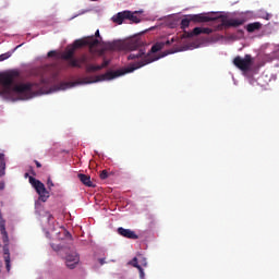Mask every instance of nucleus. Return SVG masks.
I'll return each mask as SVG.
<instances>
[{
  "label": "nucleus",
  "instance_id": "nucleus-9",
  "mask_svg": "<svg viewBox=\"0 0 279 279\" xmlns=\"http://www.w3.org/2000/svg\"><path fill=\"white\" fill-rule=\"evenodd\" d=\"M190 21L193 23H210L213 21H217V17L209 16L206 13H199L190 15Z\"/></svg>",
  "mask_w": 279,
  "mask_h": 279
},
{
  "label": "nucleus",
  "instance_id": "nucleus-19",
  "mask_svg": "<svg viewBox=\"0 0 279 279\" xmlns=\"http://www.w3.org/2000/svg\"><path fill=\"white\" fill-rule=\"evenodd\" d=\"M129 265H132V267H135L136 269L141 268V265H138V258L134 257Z\"/></svg>",
  "mask_w": 279,
  "mask_h": 279
},
{
  "label": "nucleus",
  "instance_id": "nucleus-31",
  "mask_svg": "<svg viewBox=\"0 0 279 279\" xmlns=\"http://www.w3.org/2000/svg\"><path fill=\"white\" fill-rule=\"evenodd\" d=\"M90 1H98V0H90Z\"/></svg>",
  "mask_w": 279,
  "mask_h": 279
},
{
  "label": "nucleus",
  "instance_id": "nucleus-18",
  "mask_svg": "<svg viewBox=\"0 0 279 279\" xmlns=\"http://www.w3.org/2000/svg\"><path fill=\"white\" fill-rule=\"evenodd\" d=\"M191 15H189V17H185L181 21V29H186V27H189V25H191Z\"/></svg>",
  "mask_w": 279,
  "mask_h": 279
},
{
  "label": "nucleus",
  "instance_id": "nucleus-5",
  "mask_svg": "<svg viewBox=\"0 0 279 279\" xmlns=\"http://www.w3.org/2000/svg\"><path fill=\"white\" fill-rule=\"evenodd\" d=\"M76 61L77 64H80V66H76V69H82V65L84 64L86 73H97V71H101V69H106V66L110 64V61L108 60H105L100 65L89 64L88 62H90V58L87 54H82L78 59H76Z\"/></svg>",
  "mask_w": 279,
  "mask_h": 279
},
{
  "label": "nucleus",
  "instance_id": "nucleus-29",
  "mask_svg": "<svg viewBox=\"0 0 279 279\" xmlns=\"http://www.w3.org/2000/svg\"><path fill=\"white\" fill-rule=\"evenodd\" d=\"M52 219H53V215L50 214V215L48 216V221H51Z\"/></svg>",
  "mask_w": 279,
  "mask_h": 279
},
{
  "label": "nucleus",
  "instance_id": "nucleus-22",
  "mask_svg": "<svg viewBox=\"0 0 279 279\" xmlns=\"http://www.w3.org/2000/svg\"><path fill=\"white\" fill-rule=\"evenodd\" d=\"M137 269H138V271H140V278H141V279H145V271L143 270V267L137 268Z\"/></svg>",
  "mask_w": 279,
  "mask_h": 279
},
{
  "label": "nucleus",
  "instance_id": "nucleus-10",
  "mask_svg": "<svg viewBox=\"0 0 279 279\" xmlns=\"http://www.w3.org/2000/svg\"><path fill=\"white\" fill-rule=\"evenodd\" d=\"M199 34H213V28L195 27L192 32H184L183 38H193V36H199Z\"/></svg>",
  "mask_w": 279,
  "mask_h": 279
},
{
  "label": "nucleus",
  "instance_id": "nucleus-8",
  "mask_svg": "<svg viewBox=\"0 0 279 279\" xmlns=\"http://www.w3.org/2000/svg\"><path fill=\"white\" fill-rule=\"evenodd\" d=\"M220 19L222 27H241L245 23V19H228L223 15Z\"/></svg>",
  "mask_w": 279,
  "mask_h": 279
},
{
  "label": "nucleus",
  "instance_id": "nucleus-1",
  "mask_svg": "<svg viewBox=\"0 0 279 279\" xmlns=\"http://www.w3.org/2000/svg\"><path fill=\"white\" fill-rule=\"evenodd\" d=\"M175 43V38H171L166 41H157L151 46L150 51L145 53V48H143V40L141 39H130L129 41L116 40L112 43L106 44V48L109 51H133L129 54V60H138L135 63L130 64L124 69H120L117 71H109L100 76H96L93 81L89 77H85L82 80L81 84H95V82H101V80H114L117 77H121V75H125V73H134L136 69H141L142 66H146V64H151V62H156V60H160V57L156 56L158 51H162L165 47H169Z\"/></svg>",
  "mask_w": 279,
  "mask_h": 279
},
{
  "label": "nucleus",
  "instance_id": "nucleus-7",
  "mask_svg": "<svg viewBox=\"0 0 279 279\" xmlns=\"http://www.w3.org/2000/svg\"><path fill=\"white\" fill-rule=\"evenodd\" d=\"M253 63L254 61H252L251 54H245L244 58L238 56L233 59L234 66L240 69V71H250V69H252Z\"/></svg>",
  "mask_w": 279,
  "mask_h": 279
},
{
  "label": "nucleus",
  "instance_id": "nucleus-11",
  "mask_svg": "<svg viewBox=\"0 0 279 279\" xmlns=\"http://www.w3.org/2000/svg\"><path fill=\"white\" fill-rule=\"evenodd\" d=\"M118 234H120V236H123L124 239H131L133 241H136V239H138V234H136L135 231H132L131 229H125L123 227L118 228Z\"/></svg>",
  "mask_w": 279,
  "mask_h": 279
},
{
  "label": "nucleus",
  "instance_id": "nucleus-24",
  "mask_svg": "<svg viewBox=\"0 0 279 279\" xmlns=\"http://www.w3.org/2000/svg\"><path fill=\"white\" fill-rule=\"evenodd\" d=\"M56 50H51L48 52V58H53L56 56Z\"/></svg>",
  "mask_w": 279,
  "mask_h": 279
},
{
  "label": "nucleus",
  "instance_id": "nucleus-12",
  "mask_svg": "<svg viewBox=\"0 0 279 279\" xmlns=\"http://www.w3.org/2000/svg\"><path fill=\"white\" fill-rule=\"evenodd\" d=\"M77 263H80V256L77 253L70 254L65 258V265L69 269H75V267H77Z\"/></svg>",
  "mask_w": 279,
  "mask_h": 279
},
{
  "label": "nucleus",
  "instance_id": "nucleus-23",
  "mask_svg": "<svg viewBox=\"0 0 279 279\" xmlns=\"http://www.w3.org/2000/svg\"><path fill=\"white\" fill-rule=\"evenodd\" d=\"M92 36H93L94 40H97V38H99L101 40V35H99V29L96 31L95 36L94 35H92Z\"/></svg>",
  "mask_w": 279,
  "mask_h": 279
},
{
  "label": "nucleus",
  "instance_id": "nucleus-16",
  "mask_svg": "<svg viewBox=\"0 0 279 279\" xmlns=\"http://www.w3.org/2000/svg\"><path fill=\"white\" fill-rule=\"evenodd\" d=\"M5 175V154L0 153V178Z\"/></svg>",
  "mask_w": 279,
  "mask_h": 279
},
{
  "label": "nucleus",
  "instance_id": "nucleus-20",
  "mask_svg": "<svg viewBox=\"0 0 279 279\" xmlns=\"http://www.w3.org/2000/svg\"><path fill=\"white\" fill-rule=\"evenodd\" d=\"M11 56H12L11 52H5V53L0 54V62L8 60V58H10Z\"/></svg>",
  "mask_w": 279,
  "mask_h": 279
},
{
  "label": "nucleus",
  "instance_id": "nucleus-17",
  "mask_svg": "<svg viewBox=\"0 0 279 279\" xmlns=\"http://www.w3.org/2000/svg\"><path fill=\"white\" fill-rule=\"evenodd\" d=\"M126 21H131L132 23H141V17L136 15V13H132L131 11H126Z\"/></svg>",
  "mask_w": 279,
  "mask_h": 279
},
{
  "label": "nucleus",
  "instance_id": "nucleus-13",
  "mask_svg": "<svg viewBox=\"0 0 279 279\" xmlns=\"http://www.w3.org/2000/svg\"><path fill=\"white\" fill-rule=\"evenodd\" d=\"M77 178H78L80 182H82V184H84V186H88L89 189H95V183H93V181H90V175H87L84 173H78Z\"/></svg>",
  "mask_w": 279,
  "mask_h": 279
},
{
  "label": "nucleus",
  "instance_id": "nucleus-27",
  "mask_svg": "<svg viewBox=\"0 0 279 279\" xmlns=\"http://www.w3.org/2000/svg\"><path fill=\"white\" fill-rule=\"evenodd\" d=\"M98 262H99L100 265H106V259L105 258H99Z\"/></svg>",
  "mask_w": 279,
  "mask_h": 279
},
{
  "label": "nucleus",
  "instance_id": "nucleus-28",
  "mask_svg": "<svg viewBox=\"0 0 279 279\" xmlns=\"http://www.w3.org/2000/svg\"><path fill=\"white\" fill-rule=\"evenodd\" d=\"M3 189H5V183L0 182V191H3Z\"/></svg>",
  "mask_w": 279,
  "mask_h": 279
},
{
  "label": "nucleus",
  "instance_id": "nucleus-15",
  "mask_svg": "<svg viewBox=\"0 0 279 279\" xmlns=\"http://www.w3.org/2000/svg\"><path fill=\"white\" fill-rule=\"evenodd\" d=\"M263 27V24H260V22H254V23H250L246 26V32H248L250 34L257 32V29H260Z\"/></svg>",
  "mask_w": 279,
  "mask_h": 279
},
{
  "label": "nucleus",
  "instance_id": "nucleus-30",
  "mask_svg": "<svg viewBox=\"0 0 279 279\" xmlns=\"http://www.w3.org/2000/svg\"><path fill=\"white\" fill-rule=\"evenodd\" d=\"M143 266L147 267V260L146 259H144Z\"/></svg>",
  "mask_w": 279,
  "mask_h": 279
},
{
  "label": "nucleus",
  "instance_id": "nucleus-4",
  "mask_svg": "<svg viewBox=\"0 0 279 279\" xmlns=\"http://www.w3.org/2000/svg\"><path fill=\"white\" fill-rule=\"evenodd\" d=\"M0 232L2 235V241L4 243L3 245V258L5 263L7 271H10L11 269V260H10V246L8 243H10V238L8 236V231L5 230V219H3V216L0 211Z\"/></svg>",
  "mask_w": 279,
  "mask_h": 279
},
{
  "label": "nucleus",
  "instance_id": "nucleus-6",
  "mask_svg": "<svg viewBox=\"0 0 279 279\" xmlns=\"http://www.w3.org/2000/svg\"><path fill=\"white\" fill-rule=\"evenodd\" d=\"M29 184L34 186L36 193L39 195L40 202H47L49 199V191H47V187H45V183L40 182V180H37L34 177H29Z\"/></svg>",
  "mask_w": 279,
  "mask_h": 279
},
{
  "label": "nucleus",
  "instance_id": "nucleus-2",
  "mask_svg": "<svg viewBox=\"0 0 279 279\" xmlns=\"http://www.w3.org/2000/svg\"><path fill=\"white\" fill-rule=\"evenodd\" d=\"M20 80L21 72L19 70L0 73V85L5 90H12V93L20 95L22 99H33L38 95H49L53 90H66L69 88V83H60L54 89H51V85L58 80V73H53L50 78L43 77L39 83H19Z\"/></svg>",
  "mask_w": 279,
  "mask_h": 279
},
{
  "label": "nucleus",
  "instance_id": "nucleus-25",
  "mask_svg": "<svg viewBox=\"0 0 279 279\" xmlns=\"http://www.w3.org/2000/svg\"><path fill=\"white\" fill-rule=\"evenodd\" d=\"M47 184L48 187L51 189V186H53V181H51V179H48Z\"/></svg>",
  "mask_w": 279,
  "mask_h": 279
},
{
  "label": "nucleus",
  "instance_id": "nucleus-14",
  "mask_svg": "<svg viewBox=\"0 0 279 279\" xmlns=\"http://www.w3.org/2000/svg\"><path fill=\"white\" fill-rule=\"evenodd\" d=\"M128 16H129L128 11L119 12L118 14L112 16V21L118 25H123V21H126Z\"/></svg>",
  "mask_w": 279,
  "mask_h": 279
},
{
  "label": "nucleus",
  "instance_id": "nucleus-3",
  "mask_svg": "<svg viewBox=\"0 0 279 279\" xmlns=\"http://www.w3.org/2000/svg\"><path fill=\"white\" fill-rule=\"evenodd\" d=\"M99 39H95L93 36L76 39L73 45L63 52L61 58L62 60H66L70 66H81L80 63H77V59L73 58V56H75V50L82 49V47H88L89 51H93L95 47H99Z\"/></svg>",
  "mask_w": 279,
  "mask_h": 279
},
{
  "label": "nucleus",
  "instance_id": "nucleus-21",
  "mask_svg": "<svg viewBox=\"0 0 279 279\" xmlns=\"http://www.w3.org/2000/svg\"><path fill=\"white\" fill-rule=\"evenodd\" d=\"M100 180H108V170H102L100 172Z\"/></svg>",
  "mask_w": 279,
  "mask_h": 279
},
{
  "label": "nucleus",
  "instance_id": "nucleus-26",
  "mask_svg": "<svg viewBox=\"0 0 279 279\" xmlns=\"http://www.w3.org/2000/svg\"><path fill=\"white\" fill-rule=\"evenodd\" d=\"M35 165H36V168H37V169H40V167H43V165H41V163H39V161H38V160H35Z\"/></svg>",
  "mask_w": 279,
  "mask_h": 279
}]
</instances>
